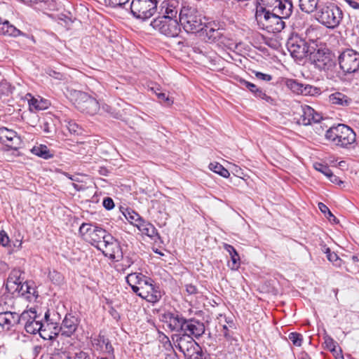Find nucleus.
I'll use <instances>...</instances> for the list:
<instances>
[{
  "mask_svg": "<svg viewBox=\"0 0 359 359\" xmlns=\"http://www.w3.org/2000/svg\"><path fill=\"white\" fill-rule=\"evenodd\" d=\"M179 21L187 32L198 33L205 28V22L198 10L190 6H183L179 13Z\"/></svg>",
  "mask_w": 359,
  "mask_h": 359,
  "instance_id": "nucleus-1",
  "label": "nucleus"
},
{
  "mask_svg": "<svg viewBox=\"0 0 359 359\" xmlns=\"http://www.w3.org/2000/svg\"><path fill=\"white\" fill-rule=\"evenodd\" d=\"M325 139L334 145L345 148L355 141V133L346 125L339 124L326 131Z\"/></svg>",
  "mask_w": 359,
  "mask_h": 359,
  "instance_id": "nucleus-2",
  "label": "nucleus"
},
{
  "mask_svg": "<svg viewBox=\"0 0 359 359\" xmlns=\"http://www.w3.org/2000/svg\"><path fill=\"white\" fill-rule=\"evenodd\" d=\"M316 18L321 25L333 29L340 24L343 13L334 4L328 3L319 7Z\"/></svg>",
  "mask_w": 359,
  "mask_h": 359,
  "instance_id": "nucleus-3",
  "label": "nucleus"
},
{
  "mask_svg": "<svg viewBox=\"0 0 359 359\" xmlns=\"http://www.w3.org/2000/svg\"><path fill=\"white\" fill-rule=\"evenodd\" d=\"M313 44L314 46L309 53L312 62L320 71L332 72L336 67V64L330 50L325 46H318L314 42Z\"/></svg>",
  "mask_w": 359,
  "mask_h": 359,
  "instance_id": "nucleus-4",
  "label": "nucleus"
},
{
  "mask_svg": "<svg viewBox=\"0 0 359 359\" xmlns=\"http://www.w3.org/2000/svg\"><path fill=\"white\" fill-rule=\"evenodd\" d=\"M287 48L291 56L296 60H302L310 53L313 46H309L299 34L292 32L287 39Z\"/></svg>",
  "mask_w": 359,
  "mask_h": 359,
  "instance_id": "nucleus-5",
  "label": "nucleus"
},
{
  "mask_svg": "<svg viewBox=\"0 0 359 359\" xmlns=\"http://www.w3.org/2000/svg\"><path fill=\"white\" fill-rule=\"evenodd\" d=\"M157 5L158 0H132L130 8L135 18L145 20L156 13Z\"/></svg>",
  "mask_w": 359,
  "mask_h": 359,
  "instance_id": "nucleus-6",
  "label": "nucleus"
},
{
  "mask_svg": "<svg viewBox=\"0 0 359 359\" xmlns=\"http://www.w3.org/2000/svg\"><path fill=\"white\" fill-rule=\"evenodd\" d=\"M179 22L177 18L159 16L151 22V26L168 37H175L181 30Z\"/></svg>",
  "mask_w": 359,
  "mask_h": 359,
  "instance_id": "nucleus-7",
  "label": "nucleus"
},
{
  "mask_svg": "<svg viewBox=\"0 0 359 359\" xmlns=\"http://www.w3.org/2000/svg\"><path fill=\"white\" fill-rule=\"evenodd\" d=\"M338 62L345 74L355 73L359 70V53L353 49H346L341 53Z\"/></svg>",
  "mask_w": 359,
  "mask_h": 359,
  "instance_id": "nucleus-8",
  "label": "nucleus"
},
{
  "mask_svg": "<svg viewBox=\"0 0 359 359\" xmlns=\"http://www.w3.org/2000/svg\"><path fill=\"white\" fill-rule=\"evenodd\" d=\"M176 341L177 347L183 353L185 359H199L202 355L201 347L192 337H180Z\"/></svg>",
  "mask_w": 359,
  "mask_h": 359,
  "instance_id": "nucleus-9",
  "label": "nucleus"
},
{
  "mask_svg": "<svg viewBox=\"0 0 359 359\" xmlns=\"http://www.w3.org/2000/svg\"><path fill=\"white\" fill-rule=\"evenodd\" d=\"M76 96L75 105L79 110L90 115L97 113L100 107L99 102L95 98L81 91L76 93Z\"/></svg>",
  "mask_w": 359,
  "mask_h": 359,
  "instance_id": "nucleus-10",
  "label": "nucleus"
},
{
  "mask_svg": "<svg viewBox=\"0 0 359 359\" xmlns=\"http://www.w3.org/2000/svg\"><path fill=\"white\" fill-rule=\"evenodd\" d=\"M90 342L93 348L96 351L107 354L111 358L114 359V349L111 343L102 332H100L97 335L91 336Z\"/></svg>",
  "mask_w": 359,
  "mask_h": 359,
  "instance_id": "nucleus-11",
  "label": "nucleus"
},
{
  "mask_svg": "<svg viewBox=\"0 0 359 359\" xmlns=\"http://www.w3.org/2000/svg\"><path fill=\"white\" fill-rule=\"evenodd\" d=\"M40 336L44 339L53 340L60 334V326L50 318L49 311L46 312Z\"/></svg>",
  "mask_w": 359,
  "mask_h": 359,
  "instance_id": "nucleus-12",
  "label": "nucleus"
},
{
  "mask_svg": "<svg viewBox=\"0 0 359 359\" xmlns=\"http://www.w3.org/2000/svg\"><path fill=\"white\" fill-rule=\"evenodd\" d=\"M102 245L103 250H100L102 251L105 256L109 257V259L118 262L120 259L123 258V253L119 243L111 235L107 236L105 244L102 243Z\"/></svg>",
  "mask_w": 359,
  "mask_h": 359,
  "instance_id": "nucleus-13",
  "label": "nucleus"
},
{
  "mask_svg": "<svg viewBox=\"0 0 359 359\" xmlns=\"http://www.w3.org/2000/svg\"><path fill=\"white\" fill-rule=\"evenodd\" d=\"M162 320L171 331L182 332L187 319L177 312H167L162 316Z\"/></svg>",
  "mask_w": 359,
  "mask_h": 359,
  "instance_id": "nucleus-14",
  "label": "nucleus"
},
{
  "mask_svg": "<svg viewBox=\"0 0 359 359\" xmlns=\"http://www.w3.org/2000/svg\"><path fill=\"white\" fill-rule=\"evenodd\" d=\"M0 142L7 147L17 149L21 144L20 137L13 130L0 128Z\"/></svg>",
  "mask_w": 359,
  "mask_h": 359,
  "instance_id": "nucleus-15",
  "label": "nucleus"
},
{
  "mask_svg": "<svg viewBox=\"0 0 359 359\" xmlns=\"http://www.w3.org/2000/svg\"><path fill=\"white\" fill-rule=\"evenodd\" d=\"M182 332L185 334L183 337L196 338L201 337L205 332V325L199 320L189 319L186 320Z\"/></svg>",
  "mask_w": 359,
  "mask_h": 359,
  "instance_id": "nucleus-16",
  "label": "nucleus"
},
{
  "mask_svg": "<svg viewBox=\"0 0 359 359\" xmlns=\"http://www.w3.org/2000/svg\"><path fill=\"white\" fill-rule=\"evenodd\" d=\"M23 275L24 271L19 269H14L11 271L6 284V289L8 292L13 294L15 293L19 285L25 282Z\"/></svg>",
  "mask_w": 359,
  "mask_h": 359,
  "instance_id": "nucleus-17",
  "label": "nucleus"
},
{
  "mask_svg": "<svg viewBox=\"0 0 359 359\" xmlns=\"http://www.w3.org/2000/svg\"><path fill=\"white\" fill-rule=\"evenodd\" d=\"M302 114L299 122L304 126H309L313 123H318L323 118L320 114L316 112L312 107L308 105L302 107Z\"/></svg>",
  "mask_w": 359,
  "mask_h": 359,
  "instance_id": "nucleus-18",
  "label": "nucleus"
},
{
  "mask_svg": "<svg viewBox=\"0 0 359 359\" xmlns=\"http://www.w3.org/2000/svg\"><path fill=\"white\" fill-rule=\"evenodd\" d=\"M107 236H111L104 229L101 227L94 226L93 231H91L90 236L86 238L89 243L96 247L98 250H103V244H105Z\"/></svg>",
  "mask_w": 359,
  "mask_h": 359,
  "instance_id": "nucleus-19",
  "label": "nucleus"
},
{
  "mask_svg": "<svg viewBox=\"0 0 359 359\" xmlns=\"http://www.w3.org/2000/svg\"><path fill=\"white\" fill-rule=\"evenodd\" d=\"M77 318L72 314H67L60 326V334L64 337H71L76 330Z\"/></svg>",
  "mask_w": 359,
  "mask_h": 359,
  "instance_id": "nucleus-20",
  "label": "nucleus"
},
{
  "mask_svg": "<svg viewBox=\"0 0 359 359\" xmlns=\"http://www.w3.org/2000/svg\"><path fill=\"white\" fill-rule=\"evenodd\" d=\"M238 82L242 87L245 88L250 91L255 97L264 100L268 103L273 104V98L269 95H267L262 89L258 88L255 84L243 79H240Z\"/></svg>",
  "mask_w": 359,
  "mask_h": 359,
  "instance_id": "nucleus-21",
  "label": "nucleus"
},
{
  "mask_svg": "<svg viewBox=\"0 0 359 359\" xmlns=\"http://www.w3.org/2000/svg\"><path fill=\"white\" fill-rule=\"evenodd\" d=\"M179 11L178 2L175 0H166L161 3L159 13L166 18H177Z\"/></svg>",
  "mask_w": 359,
  "mask_h": 359,
  "instance_id": "nucleus-22",
  "label": "nucleus"
},
{
  "mask_svg": "<svg viewBox=\"0 0 359 359\" xmlns=\"http://www.w3.org/2000/svg\"><path fill=\"white\" fill-rule=\"evenodd\" d=\"M148 288L149 289H147L143 292H139L137 295L149 302H158L162 297V292L159 287L153 283Z\"/></svg>",
  "mask_w": 359,
  "mask_h": 359,
  "instance_id": "nucleus-23",
  "label": "nucleus"
},
{
  "mask_svg": "<svg viewBox=\"0 0 359 359\" xmlns=\"http://www.w3.org/2000/svg\"><path fill=\"white\" fill-rule=\"evenodd\" d=\"M273 15V12L266 9L263 6H256L255 19L258 25L262 29H264L266 25L269 22L271 16Z\"/></svg>",
  "mask_w": 359,
  "mask_h": 359,
  "instance_id": "nucleus-24",
  "label": "nucleus"
},
{
  "mask_svg": "<svg viewBox=\"0 0 359 359\" xmlns=\"http://www.w3.org/2000/svg\"><path fill=\"white\" fill-rule=\"evenodd\" d=\"M135 226L144 235L154 238L158 234L156 229L151 223L144 220L140 215H135Z\"/></svg>",
  "mask_w": 359,
  "mask_h": 359,
  "instance_id": "nucleus-25",
  "label": "nucleus"
},
{
  "mask_svg": "<svg viewBox=\"0 0 359 359\" xmlns=\"http://www.w3.org/2000/svg\"><path fill=\"white\" fill-rule=\"evenodd\" d=\"M18 314L15 312H2L0 313V325L9 330L14 325H18Z\"/></svg>",
  "mask_w": 359,
  "mask_h": 359,
  "instance_id": "nucleus-26",
  "label": "nucleus"
},
{
  "mask_svg": "<svg viewBox=\"0 0 359 359\" xmlns=\"http://www.w3.org/2000/svg\"><path fill=\"white\" fill-rule=\"evenodd\" d=\"M283 18H284L273 13V15L271 16L269 22H268L264 29L269 32H280L285 27V22Z\"/></svg>",
  "mask_w": 359,
  "mask_h": 359,
  "instance_id": "nucleus-27",
  "label": "nucleus"
},
{
  "mask_svg": "<svg viewBox=\"0 0 359 359\" xmlns=\"http://www.w3.org/2000/svg\"><path fill=\"white\" fill-rule=\"evenodd\" d=\"M329 102L332 104L348 107L353 103V100L341 92H335L330 95Z\"/></svg>",
  "mask_w": 359,
  "mask_h": 359,
  "instance_id": "nucleus-28",
  "label": "nucleus"
},
{
  "mask_svg": "<svg viewBox=\"0 0 359 359\" xmlns=\"http://www.w3.org/2000/svg\"><path fill=\"white\" fill-rule=\"evenodd\" d=\"M292 4L290 0H280L273 12L276 15L287 18L292 14Z\"/></svg>",
  "mask_w": 359,
  "mask_h": 359,
  "instance_id": "nucleus-29",
  "label": "nucleus"
},
{
  "mask_svg": "<svg viewBox=\"0 0 359 359\" xmlns=\"http://www.w3.org/2000/svg\"><path fill=\"white\" fill-rule=\"evenodd\" d=\"M0 34L13 37L26 36L20 29H17L7 20L3 23H0Z\"/></svg>",
  "mask_w": 359,
  "mask_h": 359,
  "instance_id": "nucleus-30",
  "label": "nucleus"
},
{
  "mask_svg": "<svg viewBox=\"0 0 359 359\" xmlns=\"http://www.w3.org/2000/svg\"><path fill=\"white\" fill-rule=\"evenodd\" d=\"M36 318H39L36 315L35 309H30L27 311H24L20 315H18V325H22L25 327L28 324L34 320Z\"/></svg>",
  "mask_w": 359,
  "mask_h": 359,
  "instance_id": "nucleus-31",
  "label": "nucleus"
},
{
  "mask_svg": "<svg viewBox=\"0 0 359 359\" xmlns=\"http://www.w3.org/2000/svg\"><path fill=\"white\" fill-rule=\"evenodd\" d=\"M224 249L229 252L231 257L232 264L231 265L229 264V267L233 270L237 269L239 267L241 259L236 250L232 245L227 243L224 244Z\"/></svg>",
  "mask_w": 359,
  "mask_h": 359,
  "instance_id": "nucleus-32",
  "label": "nucleus"
},
{
  "mask_svg": "<svg viewBox=\"0 0 359 359\" xmlns=\"http://www.w3.org/2000/svg\"><path fill=\"white\" fill-rule=\"evenodd\" d=\"M199 32L201 33V35H205L207 41L210 43L216 41L222 35L219 29L208 26L205 23L204 29Z\"/></svg>",
  "mask_w": 359,
  "mask_h": 359,
  "instance_id": "nucleus-33",
  "label": "nucleus"
},
{
  "mask_svg": "<svg viewBox=\"0 0 359 359\" xmlns=\"http://www.w3.org/2000/svg\"><path fill=\"white\" fill-rule=\"evenodd\" d=\"M142 278H144V275L141 273H131L126 277L127 283L137 294L139 293L137 285L140 283V280Z\"/></svg>",
  "mask_w": 359,
  "mask_h": 359,
  "instance_id": "nucleus-34",
  "label": "nucleus"
},
{
  "mask_svg": "<svg viewBox=\"0 0 359 359\" xmlns=\"http://www.w3.org/2000/svg\"><path fill=\"white\" fill-rule=\"evenodd\" d=\"M319 0H299V8L302 11L311 13L316 11Z\"/></svg>",
  "mask_w": 359,
  "mask_h": 359,
  "instance_id": "nucleus-35",
  "label": "nucleus"
},
{
  "mask_svg": "<svg viewBox=\"0 0 359 359\" xmlns=\"http://www.w3.org/2000/svg\"><path fill=\"white\" fill-rule=\"evenodd\" d=\"M31 151L33 154H34L37 156H39L41 158H43L44 159H48L53 156V154H50V151L48 149V148L46 145H43V144L34 146L31 149Z\"/></svg>",
  "mask_w": 359,
  "mask_h": 359,
  "instance_id": "nucleus-36",
  "label": "nucleus"
},
{
  "mask_svg": "<svg viewBox=\"0 0 359 359\" xmlns=\"http://www.w3.org/2000/svg\"><path fill=\"white\" fill-rule=\"evenodd\" d=\"M321 250L326 254L327 259L332 262L337 266H340L342 260L338 257V255L334 252H331L330 249L327 248L325 245H321Z\"/></svg>",
  "mask_w": 359,
  "mask_h": 359,
  "instance_id": "nucleus-37",
  "label": "nucleus"
},
{
  "mask_svg": "<svg viewBox=\"0 0 359 359\" xmlns=\"http://www.w3.org/2000/svg\"><path fill=\"white\" fill-rule=\"evenodd\" d=\"M24 328L27 333L32 334L39 333L40 334V332H41V328H43L42 322L40 319L36 318Z\"/></svg>",
  "mask_w": 359,
  "mask_h": 359,
  "instance_id": "nucleus-38",
  "label": "nucleus"
},
{
  "mask_svg": "<svg viewBox=\"0 0 359 359\" xmlns=\"http://www.w3.org/2000/svg\"><path fill=\"white\" fill-rule=\"evenodd\" d=\"M37 297L38 292L34 285V283L29 281L28 285L26 286V292L24 293V298H25L28 302H31L36 301Z\"/></svg>",
  "mask_w": 359,
  "mask_h": 359,
  "instance_id": "nucleus-39",
  "label": "nucleus"
},
{
  "mask_svg": "<svg viewBox=\"0 0 359 359\" xmlns=\"http://www.w3.org/2000/svg\"><path fill=\"white\" fill-rule=\"evenodd\" d=\"M286 86L290 89L293 93L297 95H302L304 84L299 83L294 79H287L285 81Z\"/></svg>",
  "mask_w": 359,
  "mask_h": 359,
  "instance_id": "nucleus-40",
  "label": "nucleus"
},
{
  "mask_svg": "<svg viewBox=\"0 0 359 359\" xmlns=\"http://www.w3.org/2000/svg\"><path fill=\"white\" fill-rule=\"evenodd\" d=\"M209 168L214 172L219 174V175L222 176L223 177L227 178L230 175L228 170L226 169L225 168H224L219 163H210Z\"/></svg>",
  "mask_w": 359,
  "mask_h": 359,
  "instance_id": "nucleus-41",
  "label": "nucleus"
},
{
  "mask_svg": "<svg viewBox=\"0 0 359 359\" xmlns=\"http://www.w3.org/2000/svg\"><path fill=\"white\" fill-rule=\"evenodd\" d=\"M321 93L320 88L309 84H304L302 95L304 96H315Z\"/></svg>",
  "mask_w": 359,
  "mask_h": 359,
  "instance_id": "nucleus-42",
  "label": "nucleus"
},
{
  "mask_svg": "<svg viewBox=\"0 0 359 359\" xmlns=\"http://www.w3.org/2000/svg\"><path fill=\"white\" fill-rule=\"evenodd\" d=\"M153 283L154 280L151 278L144 275V278L141 279L140 283L137 285L138 292H143L147 289H149L148 287Z\"/></svg>",
  "mask_w": 359,
  "mask_h": 359,
  "instance_id": "nucleus-43",
  "label": "nucleus"
},
{
  "mask_svg": "<svg viewBox=\"0 0 359 359\" xmlns=\"http://www.w3.org/2000/svg\"><path fill=\"white\" fill-rule=\"evenodd\" d=\"M94 226H93L90 224L83 223L79 228V233L86 238H88V236H90L91 231H93Z\"/></svg>",
  "mask_w": 359,
  "mask_h": 359,
  "instance_id": "nucleus-44",
  "label": "nucleus"
},
{
  "mask_svg": "<svg viewBox=\"0 0 359 359\" xmlns=\"http://www.w3.org/2000/svg\"><path fill=\"white\" fill-rule=\"evenodd\" d=\"M260 1L257 2V6H263L266 9L270 10L272 8V11L276 8L278 1L280 0H259Z\"/></svg>",
  "mask_w": 359,
  "mask_h": 359,
  "instance_id": "nucleus-45",
  "label": "nucleus"
},
{
  "mask_svg": "<svg viewBox=\"0 0 359 359\" xmlns=\"http://www.w3.org/2000/svg\"><path fill=\"white\" fill-rule=\"evenodd\" d=\"M48 278L54 284L59 285L62 281V276L60 273L57 271H49L48 273Z\"/></svg>",
  "mask_w": 359,
  "mask_h": 359,
  "instance_id": "nucleus-46",
  "label": "nucleus"
},
{
  "mask_svg": "<svg viewBox=\"0 0 359 359\" xmlns=\"http://www.w3.org/2000/svg\"><path fill=\"white\" fill-rule=\"evenodd\" d=\"M288 339L292 342L293 345L296 346H301L302 344V336L299 333L291 332L288 335Z\"/></svg>",
  "mask_w": 359,
  "mask_h": 359,
  "instance_id": "nucleus-47",
  "label": "nucleus"
},
{
  "mask_svg": "<svg viewBox=\"0 0 359 359\" xmlns=\"http://www.w3.org/2000/svg\"><path fill=\"white\" fill-rule=\"evenodd\" d=\"M326 348L331 352H337V342L330 336L324 337Z\"/></svg>",
  "mask_w": 359,
  "mask_h": 359,
  "instance_id": "nucleus-48",
  "label": "nucleus"
},
{
  "mask_svg": "<svg viewBox=\"0 0 359 359\" xmlns=\"http://www.w3.org/2000/svg\"><path fill=\"white\" fill-rule=\"evenodd\" d=\"M130 0H104L107 6L112 8L116 7H125L126 4L128 3Z\"/></svg>",
  "mask_w": 359,
  "mask_h": 359,
  "instance_id": "nucleus-49",
  "label": "nucleus"
},
{
  "mask_svg": "<svg viewBox=\"0 0 359 359\" xmlns=\"http://www.w3.org/2000/svg\"><path fill=\"white\" fill-rule=\"evenodd\" d=\"M67 128L69 132L74 135H79L81 131V128L74 121H69L67 124Z\"/></svg>",
  "mask_w": 359,
  "mask_h": 359,
  "instance_id": "nucleus-50",
  "label": "nucleus"
},
{
  "mask_svg": "<svg viewBox=\"0 0 359 359\" xmlns=\"http://www.w3.org/2000/svg\"><path fill=\"white\" fill-rule=\"evenodd\" d=\"M30 105L36 109L42 110L47 108V102L46 101L40 100L37 99H32L30 101Z\"/></svg>",
  "mask_w": 359,
  "mask_h": 359,
  "instance_id": "nucleus-51",
  "label": "nucleus"
},
{
  "mask_svg": "<svg viewBox=\"0 0 359 359\" xmlns=\"http://www.w3.org/2000/svg\"><path fill=\"white\" fill-rule=\"evenodd\" d=\"M313 167L317 171L323 173L325 176H327L331 170L327 165L321 163H315Z\"/></svg>",
  "mask_w": 359,
  "mask_h": 359,
  "instance_id": "nucleus-52",
  "label": "nucleus"
},
{
  "mask_svg": "<svg viewBox=\"0 0 359 359\" xmlns=\"http://www.w3.org/2000/svg\"><path fill=\"white\" fill-rule=\"evenodd\" d=\"M0 245L3 247L10 245V238L7 233L4 230L0 231Z\"/></svg>",
  "mask_w": 359,
  "mask_h": 359,
  "instance_id": "nucleus-53",
  "label": "nucleus"
},
{
  "mask_svg": "<svg viewBox=\"0 0 359 359\" xmlns=\"http://www.w3.org/2000/svg\"><path fill=\"white\" fill-rule=\"evenodd\" d=\"M257 79L265 81H269L272 79V76L260 72H254Z\"/></svg>",
  "mask_w": 359,
  "mask_h": 359,
  "instance_id": "nucleus-54",
  "label": "nucleus"
},
{
  "mask_svg": "<svg viewBox=\"0 0 359 359\" xmlns=\"http://www.w3.org/2000/svg\"><path fill=\"white\" fill-rule=\"evenodd\" d=\"M102 205L107 210H111L114 207V201L109 198L106 197L104 198Z\"/></svg>",
  "mask_w": 359,
  "mask_h": 359,
  "instance_id": "nucleus-55",
  "label": "nucleus"
},
{
  "mask_svg": "<svg viewBox=\"0 0 359 359\" xmlns=\"http://www.w3.org/2000/svg\"><path fill=\"white\" fill-rule=\"evenodd\" d=\"M326 177L332 183H334L337 184H341L343 183V182L341 180H340L339 178L337 175L333 174L332 170L330 171V172L328 173V175Z\"/></svg>",
  "mask_w": 359,
  "mask_h": 359,
  "instance_id": "nucleus-56",
  "label": "nucleus"
},
{
  "mask_svg": "<svg viewBox=\"0 0 359 359\" xmlns=\"http://www.w3.org/2000/svg\"><path fill=\"white\" fill-rule=\"evenodd\" d=\"M29 281H25L21 285H19L18 288L16 290L15 293H18L19 296L24 297V293L26 292V286L28 285Z\"/></svg>",
  "mask_w": 359,
  "mask_h": 359,
  "instance_id": "nucleus-57",
  "label": "nucleus"
},
{
  "mask_svg": "<svg viewBox=\"0 0 359 359\" xmlns=\"http://www.w3.org/2000/svg\"><path fill=\"white\" fill-rule=\"evenodd\" d=\"M73 359H92L90 355L83 351H80L76 353L73 357Z\"/></svg>",
  "mask_w": 359,
  "mask_h": 359,
  "instance_id": "nucleus-58",
  "label": "nucleus"
},
{
  "mask_svg": "<svg viewBox=\"0 0 359 359\" xmlns=\"http://www.w3.org/2000/svg\"><path fill=\"white\" fill-rule=\"evenodd\" d=\"M101 108L104 112L111 115L114 117H116V114L114 113V110L112 109L111 106L107 104H103Z\"/></svg>",
  "mask_w": 359,
  "mask_h": 359,
  "instance_id": "nucleus-59",
  "label": "nucleus"
},
{
  "mask_svg": "<svg viewBox=\"0 0 359 359\" xmlns=\"http://www.w3.org/2000/svg\"><path fill=\"white\" fill-rule=\"evenodd\" d=\"M186 290L189 294H194L198 292L196 287L191 284L186 285Z\"/></svg>",
  "mask_w": 359,
  "mask_h": 359,
  "instance_id": "nucleus-60",
  "label": "nucleus"
},
{
  "mask_svg": "<svg viewBox=\"0 0 359 359\" xmlns=\"http://www.w3.org/2000/svg\"><path fill=\"white\" fill-rule=\"evenodd\" d=\"M157 96L159 99L164 100L168 104H171L172 103V101L164 93H158Z\"/></svg>",
  "mask_w": 359,
  "mask_h": 359,
  "instance_id": "nucleus-61",
  "label": "nucleus"
},
{
  "mask_svg": "<svg viewBox=\"0 0 359 359\" xmlns=\"http://www.w3.org/2000/svg\"><path fill=\"white\" fill-rule=\"evenodd\" d=\"M318 208L320 210L323 212L325 215L330 211L326 205L323 203H318Z\"/></svg>",
  "mask_w": 359,
  "mask_h": 359,
  "instance_id": "nucleus-62",
  "label": "nucleus"
},
{
  "mask_svg": "<svg viewBox=\"0 0 359 359\" xmlns=\"http://www.w3.org/2000/svg\"><path fill=\"white\" fill-rule=\"evenodd\" d=\"M351 7L354 9H359V3L354 0H344Z\"/></svg>",
  "mask_w": 359,
  "mask_h": 359,
  "instance_id": "nucleus-63",
  "label": "nucleus"
},
{
  "mask_svg": "<svg viewBox=\"0 0 359 359\" xmlns=\"http://www.w3.org/2000/svg\"><path fill=\"white\" fill-rule=\"evenodd\" d=\"M8 269L7 264L3 261H0V274L5 273Z\"/></svg>",
  "mask_w": 359,
  "mask_h": 359,
  "instance_id": "nucleus-64",
  "label": "nucleus"
}]
</instances>
